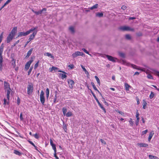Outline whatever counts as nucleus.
<instances>
[{"instance_id":"c756f323","label":"nucleus","mask_w":159,"mask_h":159,"mask_svg":"<svg viewBox=\"0 0 159 159\" xmlns=\"http://www.w3.org/2000/svg\"><path fill=\"white\" fill-rule=\"evenodd\" d=\"M91 84H92L93 89H94V90L95 91H98V92H99L98 90L97 89V88L96 87V86L94 84L93 82H91Z\"/></svg>"},{"instance_id":"a19ab883","label":"nucleus","mask_w":159,"mask_h":159,"mask_svg":"<svg viewBox=\"0 0 159 159\" xmlns=\"http://www.w3.org/2000/svg\"><path fill=\"white\" fill-rule=\"evenodd\" d=\"M3 49L0 48V58H2V54Z\"/></svg>"},{"instance_id":"cd10ccee","label":"nucleus","mask_w":159,"mask_h":159,"mask_svg":"<svg viewBox=\"0 0 159 159\" xmlns=\"http://www.w3.org/2000/svg\"><path fill=\"white\" fill-rule=\"evenodd\" d=\"M125 90L126 91H128L129 90V88L130 87V86L128 84L126 83L125 84Z\"/></svg>"},{"instance_id":"a211bd4d","label":"nucleus","mask_w":159,"mask_h":159,"mask_svg":"<svg viewBox=\"0 0 159 159\" xmlns=\"http://www.w3.org/2000/svg\"><path fill=\"white\" fill-rule=\"evenodd\" d=\"M3 62V58H0V70L2 71V63Z\"/></svg>"},{"instance_id":"603ef678","label":"nucleus","mask_w":159,"mask_h":159,"mask_svg":"<svg viewBox=\"0 0 159 159\" xmlns=\"http://www.w3.org/2000/svg\"><path fill=\"white\" fill-rule=\"evenodd\" d=\"M148 130L146 129L144 131H143L142 132V134L144 135L146 134L148 132Z\"/></svg>"},{"instance_id":"58836bf2","label":"nucleus","mask_w":159,"mask_h":159,"mask_svg":"<svg viewBox=\"0 0 159 159\" xmlns=\"http://www.w3.org/2000/svg\"><path fill=\"white\" fill-rule=\"evenodd\" d=\"M130 125L131 126H133L134 124V122L133 121L132 119L131 118L130 119V120L129 121Z\"/></svg>"},{"instance_id":"338daca9","label":"nucleus","mask_w":159,"mask_h":159,"mask_svg":"<svg viewBox=\"0 0 159 159\" xmlns=\"http://www.w3.org/2000/svg\"><path fill=\"white\" fill-rule=\"evenodd\" d=\"M28 141L31 144L32 146H34V144L30 140H28Z\"/></svg>"},{"instance_id":"ea45409f","label":"nucleus","mask_w":159,"mask_h":159,"mask_svg":"<svg viewBox=\"0 0 159 159\" xmlns=\"http://www.w3.org/2000/svg\"><path fill=\"white\" fill-rule=\"evenodd\" d=\"M33 68V67L32 66H31L30 67V69H29V71H28V75H29L31 73V72Z\"/></svg>"},{"instance_id":"aec40b11","label":"nucleus","mask_w":159,"mask_h":159,"mask_svg":"<svg viewBox=\"0 0 159 159\" xmlns=\"http://www.w3.org/2000/svg\"><path fill=\"white\" fill-rule=\"evenodd\" d=\"M46 97L48 99L49 96V90L48 88H47L46 89Z\"/></svg>"},{"instance_id":"423d86ee","label":"nucleus","mask_w":159,"mask_h":159,"mask_svg":"<svg viewBox=\"0 0 159 159\" xmlns=\"http://www.w3.org/2000/svg\"><path fill=\"white\" fill-rule=\"evenodd\" d=\"M47 9L46 8H43L42 10H40L39 11H35L33 9H32V11L36 15L41 14L42 13H44L43 11H46Z\"/></svg>"},{"instance_id":"a878e982","label":"nucleus","mask_w":159,"mask_h":159,"mask_svg":"<svg viewBox=\"0 0 159 159\" xmlns=\"http://www.w3.org/2000/svg\"><path fill=\"white\" fill-rule=\"evenodd\" d=\"M65 116L67 117H69L72 116V113L71 111H69L66 114Z\"/></svg>"},{"instance_id":"2eb2a0df","label":"nucleus","mask_w":159,"mask_h":159,"mask_svg":"<svg viewBox=\"0 0 159 159\" xmlns=\"http://www.w3.org/2000/svg\"><path fill=\"white\" fill-rule=\"evenodd\" d=\"M11 91V89L5 90V92L7 93V98L8 101L10 99V94Z\"/></svg>"},{"instance_id":"49530a36","label":"nucleus","mask_w":159,"mask_h":159,"mask_svg":"<svg viewBox=\"0 0 159 159\" xmlns=\"http://www.w3.org/2000/svg\"><path fill=\"white\" fill-rule=\"evenodd\" d=\"M20 120L23 121V118L22 117V112H21L20 115Z\"/></svg>"},{"instance_id":"3c124183","label":"nucleus","mask_w":159,"mask_h":159,"mask_svg":"<svg viewBox=\"0 0 159 159\" xmlns=\"http://www.w3.org/2000/svg\"><path fill=\"white\" fill-rule=\"evenodd\" d=\"M133 67L135 69H137L138 70H141V69H140V68H138L137 66L135 65H133Z\"/></svg>"},{"instance_id":"20e7f679","label":"nucleus","mask_w":159,"mask_h":159,"mask_svg":"<svg viewBox=\"0 0 159 159\" xmlns=\"http://www.w3.org/2000/svg\"><path fill=\"white\" fill-rule=\"evenodd\" d=\"M27 93L30 95L32 93L33 90V85L32 83L29 84L27 86Z\"/></svg>"},{"instance_id":"39448f33","label":"nucleus","mask_w":159,"mask_h":159,"mask_svg":"<svg viewBox=\"0 0 159 159\" xmlns=\"http://www.w3.org/2000/svg\"><path fill=\"white\" fill-rule=\"evenodd\" d=\"M40 101L43 105H44L45 102V98L44 97V93L43 90L41 92L40 94Z\"/></svg>"},{"instance_id":"f03ea898","label":"nucleus","mask_w":159,"mask_h":159,"mask_svg":"<svg viewBox=\"0 0 159 159\" xmlns=\"http://www.w3.org/2000/svg\"><path fill=\"white\" fill-rule=\"evenodd\" d=\"M100 57H106L109 61H111L113 62H115L116 61V60H117V58L108 55H103L100 54Z\"/></svg>"},{"instance_id":"7ed1b4c3","label":"nucleus","mask_w":159,"mask_h":159,"mask_svg":"<svg viewBox=\"0 0 159 159\" xmlns=\"http://www.w3.org/2000/svg\"><path fill=\"white\" fill-rule=\"evenodd\" d=\"M119 29L122 31H134V29L131 28L129 26H122L120 27Z\"/></svg>"},{"instance_id":"09e8293b","label":"nucleus","mask_w":159,"mask_h":159,"mask_svg":"<svg viewBox=\"0 0 159 159\" xmlns=\"http://www.w3.org/2000/svg\"><path fill=\"white\" fill-rule=\"evenodd\" d=\"M82 50L84 51L85 53H86L87 54H89V55H90V54H89V52L86 50L84 48H82Z\"/></svg>"},{"instance_id":"4be33fe9","label":"nucleus","mask_w":159,"mask_h":159,"mask_svg":"<svg viewBox=\"0 0 159 159\" xmlns=\"http://www.w3.org/2000/svg\"><path fill=\"white\" fill-rule=\"evenodd\" d=\"M138 145L140 147H147L148 146V145L146 143H139Z\"/></svg>"},{"instance_id":"2f4dec72","label":"nucleus","mask_w":159,"mask_h":159,"mask_svg":"<svg viewBox=\"0 0 159 159\" xmlns=\"http://www.w3.org/2000/svg\"><path fill=\"white\" fill-rule=\"evenodd\" d=\"M125 38L127 40H130L131 39V36L129 34L125 35Z\"/></svg>"},{"instance_id":"72a5a7b5","label":"nucleus","mask_w":159,"mask_h":159,"mask_svg":"<svg viewBox=\"0 0 159 159\" xmlns=\"http://www.w3.org/2000/svg\"><path fill=\"white\" fill-rule=\"evenodd\" d=\"M154 96V94L153 92L152 91H151V94L149 96V98L150 99H152L153 98Z\"/></svg>"},{"instance_id":"de8ad7c7","label":"nucleus","mask_w":159,"mask_h":159,"mask_svg":"<svg viewBox=\"0 0 159 159\" xmlns=\"http://www.w3.org/2000/svg\"><path fill=\"white\" fill-rule=\"evenodd\" d=\"M93 96L94 97V98L96 100L97 102L98 103V104L99 105V102L96 96L94 94H93Z\"/></svg>"},{"instance_id":"5fc2aeb1","label":"nucleus","mask_w":159,"mask_h":159,"mask_svg":"<svg viewBox=\"0 0 159 159\" xmlns=\"http://www.w3.org/2000/svg\"><path fill=\"white\" fill-rule=\"evenodd\" d=\"M68 67L70 68V69H72L74 67V66L73 64H70V65H69Z\"/></svg>"},{"instance_id":"0eeeda50","label":"nucleus","mask_w":159,"mask_h":159,"mask_svg":"<svg viewBox=\"0 0 159 159\" xmlns=\"http://www.w3.org/2000/svg\"><path fill=\"white\" fill-rule=\"evenodd\" d=\"M84 54L82 52L77 51L72 54V56L73 58H75L79 56H83Z\"/></svg>"},{"instance_id":"79ce46f5","label":"nucleus","mask_w":159,"mask_h":159,"mask_svg":"<svg viewBox=\"0 0 159 159\" xmlns=\"http://www.w3.org/2000/svg\"><path fill=\"white\" fill-rule=\"evenodd\" d=\"M122 61H123V64L125 65H127V66H129V63H127L125 61L123 60Z\"/></svg>"},{"instance_id":"6e6d98bb","label":"nucleus","mask_w":159,"mask_h":159,"mask_svg":"<svg viewBox=\"0 0 159 159\" xmlns=\"http://www.w3.org/2000/svg\"><path fill=\"white\" fill-rule=\"evenodd\" d=\"M52 69H53V70H54L56 71L58 69L57 67L53 66L52 67Z\"/></svg>"},{"instance_id":"4468645a","label":"nucleus","mask_w":159,"mask_h":159,"mask_svg":"<svg viewBox=\"0 0 159 159\" xmlns=\"http://www.w3.org/2000/svg\"><path fill=\"white\" fill-rule=\"evenodd\" d=\"M58 72H62L63 73H64L63 74H60V75H61V78L62 79H64L66 78V73H65V72H64L63 71L60 70H58Z\"/></svg>"},{"instance_id":"9d476101","label":"nucleus","mask_w":159,"mask_h":159,"mask_svg":"<svg viewBox=\"0 0 159 159\" xmlns=\"http://www.w3.org/2000/svg\"><path fill=\"white\" fill-rule=\"evenodd\" d=\"M14 37V36L9 34L7 38V43L10 42L12 40Z\"/></svg>"},{"instance_id":"b1692460","label":"nucleus","mask_w":159,"mask_h":159,"mask_svg":"<svg viewBox=\"0 0 159 159\" xmlns=\"http://www.w3.org/2000/svg\"><path fill=\"white\" fill-rule=\"evenodd\" d=\"M98 4H96L92 7H90V9L91 10H93V9L97 8L98 7Z\"/></svg>"},{"instance_id":"c9c22d12","label":"nucleus","mask_w":159,"mask_h":159,"mask_svg":"<svg viewBox=\"0 0 159 159\" xmlns=\"http://www.w3.org/2000/svg\"><path fill=\"white\" fill-rule=\"evenodd\" d=\"M100 107L103 110L105 113L106 112V109L100 103Z\"/></svg>"},{"instance_id":"f8f14e48","label":"nucleus","mask_w":159,"mask_h":159,"mask_svg":"<svg viewBox=\"0 0 159 159\" xmlns=\"http://www.w3.org/2000/svg\"><path fill=\"white\" fill-rule=\"evenodd\" d=\"M68 82L69 85V87L70 88L73 87L74 84V81L71 80H68Z\"/></svg>"},{"instance_id":"4d7b16f0","label":"nucleus","mask_w":159,"mask_h":159,"mask_svg":"<svg viewBox=\"0 0 159 159\" xmlns=\"http://www.w3.org/2000/svg\"><path fill=\"white\" fill-rule=\"evenodd\" d=\"M121 8L123 10H125L126 8V7L125 5L122 6L121 7Z\"/></svg>"},{"instance_id":"a18cd8bd","label":"nucleus","mask_w":159,"mask_h":159,"mask_svg":"<svg viewBox=\"0 0 159 159\" xmlns=\"http://www.w3.org/2000/svg\"><path fill=\"white\" fill-rule=\"evenodd\" d=\"M100 140L102 144L104 145L106 144V142L104 140L101 139H100Z\"/></svg>"},{"instance_id":"c85d7f7f","label":"nucleus","mask_w":159,"mask_h":159,"mask_svg":"<svg viewBox=\"0 0 159 159\" xmlns=\"http://www.w3.org/2000/svg\"><path fill=\"white\" fill-rule=\"evenodd\" d=\"M69 30L71 32L73 33L75 32V30L74 28L72 26L70 27L69 28Z\"/></svg>"},{"instance_id":"6e6552de","label":"nucleus","mask_w":159,"mask_h":159,"mask_svg":"<svg viewBox=\"0 0 159 159\" xmlns=\"http://www.w3.org/2000/svg\"><path fill=\"white\" fill-rule=\"evenodd\" d=\"M4 88L5 91L7 90H10L11 89L10 87V84L9 83H7V82L5 81L4 83Z\"/></svg>"},{"instance_id":"f704fd0d","label":"nucleus","mask_w":159,"mask_h":159,"mask_svg":"<svg viewBox=\"0 0 159 159\" xmlns=\"http://www.w3.org/2000/svg\"><path fill=\"white\" fill-rule=\"evenodd\" d=\"M51 146L52 147V149H53V150L54 151V152H56L57 149H56V147L55 145L54 144V145H52Z\"/></svg>"},{"instance_id":"f257e3e1","label":"nucleus","mask_w":159,"mask_h":159,"mask_svg":"<svg viewBox=\"0 0 159 159\" xmlns=\"http://www.w3.org/2000/svg\"><path fill=\"white\" fill-rule=\"evenodd\" d=\"M38 28L37 27H35L33 28H31L30 30H29L27 31L26 32H20L18 33V37H21L22 36H26L30 33H31L32 32L35 31V30L37 29Z\"/></svg>"},{"instance_id":"c03bdc74","label":"nucleus","mask_w":159,"mask_h":159,"mask_svg":"<svg viewBox=\"0 0 159 159\" xmlns=\"http://www.w3.org/2000/svg\"><path fill=\"white\" fill-rule=\"evenodd\" d=\"M39 61H38L34 65V68L36 69L38 66Z\"/></svg>"},{"instance_id":"393cba45","label":"nucleus","mask_w":159,"mask_h":159,"mask_svg":"<svg viewBox=\"0 0 159 159\" xmlns=\"http://www.w3.org/2000/svg\"><path fill=\"white\" fill-rule=\"evenodd\" d=\"M149 157L150 159H158V158L156 156L149 155Z\"/></svg>"},{"instance_id":"9b49d317","label":"nucleus","mask_w":159,"mask_h":159,"mask_svg":"<svg viewBox=\"0 0 159 159\" xmlns=\"http://www.w3.org/2000/svg\"><path fill=\"white\" fill-rule=\"evenodd\" d=\"M37 31H34L32 34L30 35L29 39V40H30V41L33 40L34 39V37L37 34Z\"/></svg>"},{"instance_id":"69168bd1","label":"nucleus","mask_w":159,"mask_h":159,"mask_svg":"<svg viewBox=\"0 0 159 159\" xmlns=\"http://www.w3.org/2000/svg\"><path fill=\"white\" fill-rule=\"evenodd\" d=\"M81 66L82 67V68L83 70L84 71H86V69L84 68V67L82 65H81Z\"/></svg>"},{"instance_id":"7c9ffc66","label":"nucleus","mask_w":159,"mask_h":159,"mask_svg":"<svg viewBox=\"0 0 159 159\" xmlns=\"http://www.w3.org/2000/svg\"><path fill=\"white\" fill-rule=\"evenodd\" d=\"M62 112L63 113V114L64 116H65L66 114V112H67V109L66 108L64 107L62 109Z\"/></svg>"},{"instance_id":"774afa93","label":"nucleus","mask_w":159,"mask_h":159,"mask_svg":"<svg viewBox=\"0 0 159 159\" xmlns=\"http://www.w3.org/2000/svg\"><path fill=\"white\" fill-rule=\"evenodd\" d=\"M139 120H138V119H136V122H135V124H136V125H138L139 123Z\"/></svg>"},{"instance_id":"e2e57ef3","label":"nucleus","mask_w":159,"mask_h":159,"mask_svg":"<svg viewBox=\"0 0 159 159\" xmlns=\"http://www.w3.org/2000/svg\"><path fill=\"white\" fill-rule=\"evenodd\" d=\"M103 102L105 104V105H106L107 106H108V104L104 100L103 101Z\"/></svg>"},{"instance_id":"5701e85b","label":"nucleus","mask_w":159,"mask_h":159,"mask_svg":"<svg viewBox=\"0 0 159 159\" xmlns=\"http://www.w3.org/2000/svg\"><path fill=\"white\" fill-rule=\"evenodd\" d=\"M14 153L16 154L19 156H20L21 154V153L16 150H14Z\"/></svg>"},{"instance_id":"bf43d9fd","label":"nucleus","mask_w":159,"mask_h":159,"mask_svg":"<svg viewBox=\"0 0 159 159\" xmlns=\"http://www.w3.org/2000/svg\"><path fill=\"white\" fill-rule=\"evenodd\" d=\"M54 156L56 159H59L58 157H57L56 155V152H54Z\"/></svg>"},{"instance_id":"e433bc0d","label":"nucleus","mask_w":159,"mask_h":159,"mask_svg":"<svg viewBox=\"0 0 159 159\" xmlns=\"http://www.w3.org/2000/svg\"><path fill=\"white\" fill-rule=\"evenodd\" d=\"M139 112H138V111H137V112H136V118L137 119H138V120H139Z\"/></svg>"},{"instance_id":"6ab92c4d","label":"nucleus","mask_w":159,"mask_h":159,"mask_svg":"<svg viewBox=\"0 0 159 159\" xmlns=\"http://www.w3.org/2000/svg\"><path fill=\"white\" fill-rule=\"evenodd\" d=\"M44 55L45 56H47L48 57H50L52 58H54V57L50 53L46 52L44 54Z\"/></svg>"},{"instance_id":"bb28decb","label":"nucleus","mask_w":159,"mask_h":159,"mask_svg":"<svg viewBox=\"0 0 159 159\" xmlns=\"http://www.w3.org/2000/svg\"><path fill=\"white\" fill-rule=\"evenodd\" d=\"M11 65L13 66V68H14L16 66V60L13 59L12 60V62L11 63Z\"/></svg>"},{"instance_id":"864d4df0","label":"nucleus","mask_w":159,"mask_h":159,"mask_svg":"<svg viewBox=\"0 0 159 159\" xmlns=\"http://www.w3.org/2000/svg\"><path fill=\"white\" fill-rule=\"evenodd\" d=\"M33 136L36 139H38L39 138V135L37 133H36L35 134H34Z\"/></svg>"},{"instance_id":"ddd939ff","label":"nucleus","mask_w":159,"mask_h":159,"mask_svg":"<svg viewBox=\"0 0 159 159\" xmlns=\"http://www.w3.org/2000/svg\"><path fill=\"white\" fill-rule=\"evenodd\" d=\"M17 30V27H14L12 30L11 32L10 33V34L15 36V34Z\"/></svg>"},{"instance_id":"dca6fc26","label":"nucleus","mask_w":159,"mask_h":159,"mask_svg":"<svg viewBox=\"0 0 159 159\" xmlns=\"http://www.w3.org/2000/svg\"><path fill=\"white\" fill-rule=\"evenodd\" d=\"M33 50V48H31L27 52V55L26 57L28 58V57L31 54Z\"/></svg>"},{"instance_id":"680f3d73","label":"nucleus","mask_w":159,"mask_h":159,"mask_svg":"<svg viewBox=\"0 0 159 159\" xmlns=\"http://www.w3.org/2000/svg\"><path fill=\"white\" fill-rule=\"evenodd\" d=\"M50 145H51V146L54 144L53 143V141L51 139H50Z\"/></svg>"},{"instance_id":"8fccbe9b","label":"nucleus","mask_w":159,"mask_h":159,"mask_svg":"<svg viewBox=\"0 0 159 159\" xmlns=\"http://www.w3.org/2000/svg\"><path fill=\"white\" fill-rule=\"evenodd\" d=\"M147 77L149 79H153L152 76L150 74H148L147 75Z\"/></svg>"},{"instance_id":"37998d69","label":"nucleus","mask_w":159,"mask_h":159,"mask_svg":"<svg viewBox=\"0 0 159 159\" xmlns=\"http://www.w3.org/2000/svg\"><path fill=\"white\" fill-rule=\"evenodd\" d=\"M4 104L6 105V104H8L9 103V102L7 101L6 99L4 98Z\"/></svg>"},{"instance_id":"4c0bfd02","label":"nucleus","mask_w":159,"mask_h":159,"mask_svg":"<svg viewBox=\"0 0 159 159\" xmlns=\"http://www.w3.org/2000/svg\"><path fill=\"white\" fill-rule=\"evenodd\" d=\"M57 94H55V98H54V101H53V103H55L57 102H58V101H57Z\"/></svg>"},{"instance_id":"0e129e2a","label":"nucleus","mask_w":159,"mask_h":159,"mask_svg":"<svg viewBox=\"0 0 159 159\" xmlns=\"http://www.w3.org/2000/svg\"><path fill=\"white\" fill-rule=\"evenodd\" d=\"M110 125L112 128H113L114 129H115V125L113 124L112 123H110Z\"/></svg>"},{"instance_id":"13d9d810","label":"nucleus","mask_w":159,"mask_h":159,"mask_svg":"<svg viewBox=\"0 0 159 159\" xmlns=\"http://www.w3.org/2000/svg\"><path fill=\"white\" fill-rule=\"evenodd\" d=\"M95 77L96 80L97 81V82L98 83H99V79L96 76H95Z\"/></svg>"},{"instance_id":"473e14b6","label":"nucleus","mask_w":159,"mask_h":159,"mask_svg":"<svg viewBox=\"0 0 159 159\" xmlns=\"http://www.w3.org/2000/svg\"><path fill=\"white\" fill-rule=\"evenodd\" d=\"M119 55L121 57L123 58H124L125 57V54L121 52H119Z\"/></svg>"},{"instance_id":"052dcab7","label":"nucleus","mask_w":159,"mask_h":159,"mask_svg":"<svg viewBox=\"0 0 159 159\" xmlns=\"http://www.w3.org/2000/svg\"><path fill=\"white\" fill-rule=\"evenodd\" d=\"M20 102V100L19 99V98H18L17 100V104L18 105H19V104Z\"/></svg>"},{"instance_id":"f3484780","label":"nucleus","mask_w":159,"mask_h":159,"mask_svg":"<svg viewBox=\"0 0 159 159\" xmlns=\"http://www.w3.org/2000/svg\"><path fill=\"white\" fill-rule=\"evenodd\" d=\"M154 134V133L153 131H152L150 133L148 138V141H150Z\"/></svg>"},{"instance_id":"412c9836","label":"nucleus","mask_w":159,"mask_h":159,"mask_svg":"<svg viewBox=\"0 0 159 159\" xmlns=\"http://www.w3.org/2000/svg\"><path fill=\"white\" fill-rule=\"evenodd\" d=\"M147 102H146V101L144 99L143 100V109H146V106L147 105Z\"/></svg>"},{"instance_id":"1a4fd4ad","label":"nucleus","mask_w":159,"mask_h":159,"mask_svg":"<svg viewBox=\"0 0 159 159\" xmlns=\"http://www.w3.org/2000/svg\"><path fill=\"white\" fill-rule=\"evenodd\" d=\"M33 61V60L32 59H30L29 61L27 62L25 65V68L26 70H27L29 69L31 63Z\"/></svg>"}]
</instances>
